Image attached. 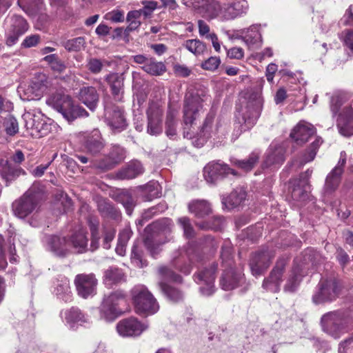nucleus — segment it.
<instances>
[{
    "label": "nucleus",
    "mask_w": 353,
    "mask_h": 353,
    "mask_svg": "<svg viewBox=\"0 0 353 353\" xmlns=\"http://www.w3.org/2000/svg\"><path fill=\"white\" fill-rule=\"evenodd\" d=\"M48 105L59 112L68 122H72L79 117H87V111L75 104L72 98L62 92H57L46 100Z\"/></svg>",
    "instance_id": "obj_1"
},
{
    "label": "nucleus",
    "mask_w": 353,
    "mask_h": 353,
    "mask_svg": "<svg viewBox=\"0 0 353 353\" xmlns=\"http://www.w3.org/2000/svg\"><path fill=\"white\" fill-rule=\"evenodd\" d=\"M135 311L140 315H152L159 309V305L148 289L143 285L134 286L131 291Z\"/></svg>",
    "instance_id": "obj_2"
},
{
    "label": "nucleus",
    "mask_w": 353,
    "mask_h": 353,
    "mask_svg": "<svg viewBox=\"0 0 353 353\" xmlns=\"http://www.w3.org/2000/svg\"><path fill=\"white\" fill-rule=\"evenodd\" d=\"M43 188L39 184L32 186L19 200L13 203L14 215L20 219H24L30 214L36 208L39 200L42 199Z\"/></svg>",
    "instance_id": "obj_3"
},
{
    "label": "nucleus",
    "mask_w": 353,
    "mask_h": 353,
    "mask_svg": "<svg viewBox=\"0 0 353 353\" xmlns=\"http://www.w3.org/2000/svg\"><path fill=\"white\" fill-rule=\"evenodd\" d=\"M221 258L223 263H227V265L230 266V269L224 270L220 280V285L224 290H232L243 283V274L240 272H235L232 268L231 252L230 249L222 250Z\"/></svg>",
    "instance_id": "obj_4"
},
{
    "label": "nucleus",
    "mask_w": 353,
    "mask_h": 353,
    "mask_svg": "<svg viewBox=\"0 0 353 353\" xmlns=\"http://www.w3.org/2000/svg\"><path fill=\"white\" fill-rule=\"evenodd\" d=\"M6 44L12 46L17 43L19 38L28 30V23L26 20L19 15H12L6 19Z\"/></svg>",
    "instance_id": "obj_5"
},
{
    "label": "nucleus",
    "mask_w": 353,
    "mask_h": 353,
    "mask_svg": "<svg viewBox=\"0 0 353 353\" xmlns=\"http://www.w3.org/2000/svg\"><path fill=\"white\" fill-rule=\"evenodd\" d=\"M207 99L202 98L199 94H191L186 96L184 110H183V122L185 128L192 125L202 112L203 105Z\"/></svg>",
    "instance_id": "obj_6"
},
{
    "label": "nucleus",
    "mask_w": 353,
    "mask_h": 353,
    "mask_svg": "<svg viewBox=\"0 0 353 353\" xmlns=\"http://www.w3.org/2000/svg\"><path fill=\"white\" fill-rule=\"evenodd\" d=\"M206 15L210 19L219 17L221 20H232L236 17L232 3L221 4L215 0H205L202 5Z\"/></svg>",
    "instance_id": "obj_7"
},
{
    "label": "nucleus",
    "mask_w": 353,
    "mask_h": 353,
    "mask_svg": "<svg viewBox=\"0 0 353 353\" xmlns=\"http://www.w3.org/2000/svg\"><path fill=\"white\" fill-rule=\"evenodd\" d=\"M125 301L124 294L117 291L105 296L100 307L101 318L106 321H113L119 314L118 305Z\"/></svg>",
    "instance_id": "obj_8"
},
{
    "label": "nucleus",
    "mask_w": 353,
    "mask_h": 353,
    "mask_svg": "<svg viewBox=\"0 0 353 353\" xmlns=\"http://www.w3.org/2000/svg\"><path fill=\"white\" fill-rule=\"evenodd\" d=\"M261 106L262 100L259 95H256L253 101L248 102L241 114L236 116L239 122L242 123L243 130L250 129L254 125L259 117Z\"/></svg>",
    "instance_id": "obj_9"
},
{
    "label": "nucleus",
    "mask_w": 353,
    "mask_h": 353,
    "mask_svg": "<svg viewBox=\"0 0 353 353\" xmlns=\"http://www.w3.org/2000/svg\"><path fill=\"white\" fill-rule=\"evenodd\" d=\"M25 125L28 130H32V135L43 137L50 130V126L45 121V118L40 111H28L23 115Z\"/></svg>",
    "instance_id": "obj_10"
},
{
    "label": "nucleus",
    "mask_w": 353,
    "mask_h": 353,
    "mask_svg": "<svg viewBox=\"0 0 353 353\" xmlns=\"http://www.w3.org/2000/svg\"><path fill=\"white\" fill-rule=\"evenodd\" d=\"M321 323L323 330L334 338L347 330V321L336 312H330L323 316Z\"/></svg>",
    "instance_id": "obj_11"
},
{
    "label": "nucleus",
    "mask_w": 353,
    "mask_h": 353,
    "mask_svg": "<svg viewBox=\"0 0 353 353\" xmlns=\"http://www.w3.org/2000/svg\"><path fill=\"white\" fill-rule=\"evenodd\" d=\"M338 294V285L334 279H323L319 284L318 291L313 295V302L320 304L334 299Z\"/></svg>",
    "instance_id": "obj_12"
},
{
    "label": "nucleus",
    "mask_w": 353,
    "mask_h": 353,
    "mask_svg": "<svg viewBox=\"0 0 353 353\" xmlns=\"http://www.w3.org/2000/svg\"><path fill=\"white\" fill-rule=\"evenodd\" d=\"M163 110L157 103H150L147 110V132L152 136H157L163 131L162 116Z\"/></svg>",
    "instance_id": "obj_13"
},
{
    "label": "nucleus",
    "mask_w": 353,
    "mask_h": 353,
    "mask_svg": "<svg viewBox=\"0 0 353 353\" xmlns=\"http://www.w3.org/2000/svg\"><path fill=\"white\" fill-rule=\"evenodd\" d=\"M43 241L46 248L55 256L65 257L70 253V244L65 236L45 235Z\"/></svg>",
    "instance_id": "obj_14"
},
{
    "label": "nucleus",
    "mask_w": 353,
    "mask_h": 353,
    "mask_svg": "<svg viewBox=\"0 0 353 353\" xmlns=\"http://www.w3.org/2000/svg\"><path fill=\"white\" fill-rule=\"evenodd\" d=\"M97 283V279L94 274H81L77 275L74 279L77 293L84 299L96 294Z\"/></svg>",
    "instance_id": "obj_15"
},
{
    "label": "nucleus",
    "mask_w": 353,
    "mask_h": 353,
    "mask_svg": "<svg viewBox=\"0 0 353 353\" xmlns=\"http://www.w3.org/2000/svg\"><path fill=\"white\" fill-rule=\"evenodd\" d=\"M148 327V325L142 323L137 319L131 317L119 321L117 331L123 337L137 336L147 330Z\"/></svg>",
    "instance_id": "obj_16"
},
{
    "label": "nucleus",
    "mask_w": 353,
    "mask_h": 353,
    "mask_svg": "<svg viewBox=\"0 0 353 353\" xmlns=\"http://www.w3.org/2000/svg\"><path fill=\"white\" fill-rule=\"evenodd\" d=\"M217 265L213 263L209 269H204L195 276V281L200 285V292L204 296H210L214 292L215 272Z\"/></svg>",
    "instance_id": "obj_17"
},
{
    "label": "nucleus",
    "mask_w": 353,
    "mask_h": 353,
    "mask_svg": "<svg viewBox=\"0 0 353 353\" xmlns=\"http://www.w3.org/2000/svg\"><path fill=\"white\" fill-rule=\"evenodd\" d=\"M288 263L287 258L279 259L270 272L269 277L264 280L263 287L269 291L276 292L280 290L282 276Z\"/></svg>",
    "instance_id": "obj_18"
},
{
    "label": "nucleus",
    "mask_w": 353,
    "mask_h": 353,
    "mask_svg": "<svg viewBox=\"0 0 353 353\" xmlns=\"http://www.w3.org/2000/svg\"><path fill=\"white\" fill-rule=\"evenodd\" d=\"M236 175V172L228 165L219 162H210L203 168V176L208 183H215L220 177L228 174Z\"/></svg>",
    "instance_id": "obj_19"
},
{
    "label": "nucleus",
    "mask_w": 353,
    "mask_h": 353,
    "mask_svg": "<svg viewBox=\"0 0 353 353\" xmlns=\"http://www.w3.org/2000/svg\"><path fill=\"white\" fill-rule=\"evenodd\" d=\"M274 254L268 250H262L254 254L250 261L252 274L257 276L265 272L270 265Z\"/></svg>",
    "instance_id": "obj_20"
},
{
    "label": "nucleus",
    "mask_w": 353,
    "mask_h": 353,
    "mask_svg": "<svg viewBox=\"0 0 353 353\" xmlns=\"http://www.w3.org/2000/svg\"><path fill=\"white\" fill-rule=\"evenodd\" d=\"M346 162V154L344 152H341V157L334 168L327 176L325 190L331 192L335 190L341 181V176L343 173V168Z\"/></svg>",
    "instance_id": "obj_21"
},
{
    "label": "nucleus",
    "mask_w": 353,
    "mask_h": 353,
    "mask_svg": "<svg viewBox=\"0 0 353 353\" xmlns=\"http://www.w3.org/2000/svg\"><path fill=\"white\" fill-rule=\"evenodd\" d=\"M316 133L314 127L307 122L300 121L292 130L291 138L298 145L306 143Z\"/></svg>",
    "instance_id": "obj_22"
},
{
    "label": "nucleus",
    "mask_w": 353,
    "mask_h": 353,
    "mask_svg": "<svg viewBox=\"0 0 353 353\" xmlns=\"http://www.w3.org/2000/svg\"><path fill=\"white\" fill-rule=\"evenodd\" d=\"M337 126L342 135L350 137L353 134V101L350 105L345 108L339 114Z\"/></svg>",
    "instance_id": "obj_23"
},
{
    "label": "nucleus",
    "mask_w": 353,
    "mask_h": 353,
    "mask_svg": "<svg viewBox=\"0 0 353 353\" xmlns=\"http://www.w3.org/2000/svg\"><path fill=\"white\" fill-rule=\"evenodd\" d=\"M70 244V253L81 254L88 250V239L85 229L79 228L68 239Z\"/></svg>",
    "instance_id": "obj_24"
},
{
    "label": "nucleus",
    "mask_w": 353,
    "mask_h": 353,
    "mask_svg": "<svg viewBox=\"0 0 353 353\" xmlns=\"http://www.w3.org/2000/svg\"><path fill=\"white\" fill-rule=\"evenodd\" d=\"M48 79L44 74H39L37 77L35 78L31 85L27 89L28 94L26 97L23 98V100L32 101L40 99L43 93L46 91L48 87Z\"/></svg>",
    "instance_id": "obj_25"
},
{
    "label": "nucleus",
    "mask_w": 353,
    "mask_h": 353,
    "mask_svg": "<svg viewBox=\"0 0 353 353\" xmlns=\"http://www.w3.org/2000/svg\"><path fill=\"white\" fill-rule=\"evenodd\" d=\"M105 118L108 125L115 130H123L125 126V120L123 110L118 106L105 107Z\"/></svg>",
    "instance_id": "obj_26"
},
{
    "label": "nucleus",
    "mask_w": 353,
    "mask_h": 353,
    "mask_svg": "<svg viewBox=\"0 0 353 353\" xmlns=\"http://www.w3.org/2000/svg\"><path fill=\"white\" fill-rule=\"evenodd\" d=\"M78 97L91 110L96 108L99 99L96 88L92 86L81 88L79 90Z\"/></svg>",
    "instance_id": "obj_27"
},
{
    "label": "nucleus",
    "mask_w": 353,
    "mask_h": 353,
    "mask_svg": "<svg viewBox=\"0 0 353 353\" xmlns=\"http://www.w3.org/2000/svg\"><path fill=\"white\" fill-rule=\"evenodd\" d=\"M61 315L71 328H74L76 325H82L89 322L88 317L77 307H71L61 312Z\"/></svg>",
    "instance_id": "obj_28"
},
{
    "label": "nucleus",
    "mask_w": 353,
    "mask_h": 353,
    "mask_svg": "<svg viewBox=\"0 0 353 353\" xmlns=\"http://www.w3.org/2000/svg\"><path fill=\"white\" fill-rule=\"evenodd\" d=\"M290 192L292 199L294 201H302L307 197V192L310 189L307 185V180H293L290 182Z\"/></svg>",
    "instance_id": "obj_29"
},
{
    "label": "nucleus",
    "mask_w": 353,
    "mask_h": 353,
    "mask_svg": "<svg viewBox=\"0 0 353 353\" xmlns=\"http://www.w3.org/2000/svg\"><path fill=\"white\" fill-rule=\"evenodd\" d=\"M303 276V268L301 265H294L291 270L284 290L288 292H294L298 288L301 278Z\"/></svg>",
    "instance_id": "obj_30"
},
{
    "label": "nucleus",
    "mask_w": 353,
    "mask_h": 353,
    "mask_svg": "<svg viewBox=\"0 0 353 353\" xmlns=\"http://www.w3.org/2000/svg\"><path fill=\"white\" fill-rule=\"evenodd\" d=\"M125 275L123 271L116 267H110L103 273V282L108 288L117 284L124 280Z\"/></svg>",
    "instance_id": "obj_31"
},
{
    "label": "nucleus",
    "mask_w": 353,
    "mask_h": 353,
    "mask_svg": "<svg viewBox=\"0 0 353 353\" xmlns=\"http://www.w3.org/2000/svg\"><path fill=\"white\" fill-rule=\"evenodd\" d=\"M112 93L117 101H121L123 98V79L118 75V74L112 73L107 76Z\"/></svg>",
    "instance_id": "obj_32"
},
{
    "label": "nucleus",
    "mask_w": 353,
    "mask_h": 353,
    "mask_svg": "<svg viewBox=\"0 0 353 353\" xmlns=\"http://www.w3.org/2000/svg\"><path fill=\"white\" fill-rule=\"evenodd\" d=\"M54 293L58 299L63 301L64 302L71 301L72 294L68 279H63L61 281H58L55 284Z\"/></svg>",
    "instance_id": "obj_33"
},
{
    "label": "nucleus",
    "mask_w": 353,
    "mask_h": 353,
    "mask_svg": "<svg viewBox=\"0 0 353 353\" xmlns=\"http://www.w3.org/2000/svg\"><path fill=\"white\" fill-rule=\"evenodd\" d=\"M25 172L21 168H13L7 160L0 161V174L7 182L13 180L16 176Z\"/></svg>",
    "instance_id": "obj_34"
},
{
    "label": "nucleus",
    "mask_w": 353,
    "mask_h": 353,
    "mask_svg": "<svg viewBox=\"0 0 353 353\" xmlns=\"http://www.w3.org/2000/svg\"><path fill=\"white\" fill-rule=\"evenodd\" d=\"M143 172V168L139 161L131 162L125 168L119 172V177L122 179H131L137 177Z\"/></svg>",
    "instance_id": "obj_35"
},
{
    "label": "nucleus",
    "mask_w": 353,
    "mask_h": 353,
    "mask_svg": "<svg viewBox=\"0 0 353 353\" xmlns=\"http://www.w3.org/2000/svg\"><path fill=\"white\" fill-rule=\"evenodd\" d=\"M103 147V143L99 132L97 130L92 132L85 141V148L92 153L99 152Z\"/></svg>",
    "instance_id": "obj_36"
},
{
    "label": "nucleus",
    "mask_w": 353,
    "mask_h": 353,
    "mask_svg": "<svg viewBox=\"0 0 353 353\" xmlns=\"http://www.w3.org/2000/svg\"><path fill=\"white\" fill-rule=\"evenodd\" d=\"M188 208L190 212L198 217H202L211 212L210 204L203 200L192 201L189 204Z\"/></svg>",
    "instance_id": "obj_37"
},
{
    "label": "nucleus",
    "mask_w": 353,
    "mask_h": 353,
    "mask_svg": "<svg viewBox=\"0 0 353 353\" xmlns=\"http://www.w3.org/2000/svg\"><path fill=\"white\" fill-rule=\"evenodd\" d=\"M248 46L261 45L262 42L261 34L257 26H252L245 32L243 37Z\"/></svg>",
    "instance_id": "obj_38"
},
{
    "label": "nucleus",
    "mask_w": 353,
    "mask_h": 353,
    "mask_svg": "<svg viewBox=\"0 0 353 353\" xmlns=\"http://www.w3.org/2000/svg\"><path fill=\"white\" fill-rule=\"evenodd\" d=\"M246 194L245 190L240 189L234 190L230 196L225 199H223V203L228 208H232L240 205L245 200Z\"/></svg>",
    "instance_id": "obj_39"
},
{
    "label": "nucleus",
    "mask_w": 353,
    "mask_h": 353,
    "mask_svg": "<svg viewBox=\"0 0 353 353\" xmlns=\"http://www.w3.org/2000/svg\"><path fill=\"white\" fill-rule=\"evenodd\" d=\"M143 70L152 75L159 76L162 74L166 70L163 62L157 61L153 58H150L147 64L142 66Z\"/></svg>",
    "instance_id": "obj_40"
},
{
    "label": "nucleus",
    "mask_w": 353,
    "mask_h": 353,
    "mask_svg": "<svg viewBox=\"0 0 353 353\" xmlns=\"http://www.w3.org/2000/svg\"><path fill=\"white\" fill-rule=\"evenodd\" d=\"M176 111L169 109L165 120V134L170 139L174 138L176 134V121L175 119Z\"/></svg>",
    "instance_id": "obj_41"
},
{
    "label": "nucleus",
    "mask_w": 353,
    "mask_h": 353,
    "mask_svg": "<svg viewBox=\"0 0 353 353\" xmlns=\"http://www.w3.org/2000/svg\"><path fill=\"white\" fill-rule=\"evenodd\" d=\"M284 151L281 147L275 148L274 150L271 148L265 161V166L281 164L284 161Z\"/></svg>",
    "instance_id": "obj_42"
},
{
    "label": "nucleus",
    "mask_w": 353,
    "mask_h": 353,
    "mask_svg": "<svg viewBox=\"0 0 353 353\" xmlns=\"http://www.w3.org/2000/svg\"><path fill=\"white\" fill-rule=\"evenodd\" d=\"M259 160V154L256 152L252 153L249 158L246 160H237L234 159L232 161V163L236 165L240 169L248 172L251 170Z\"/></svg>",
    "instance_id": "obj_43"
},
{
    "label": "nucleus",
    "mask_w": 353,
    "mask_h": 353,
    "mask_svg": "<svg viewBox=\"0 0 353 353\" xmlns=\"http://www.w3.org/2000/svg\"><path fill=\"white\" fill-rule=\"evenodd\" d=\"M141 11L139 10L128 12L126 17V21L128 24L127 30L133 31L139 28L141 24Z\"/></svg>",
    "instance_id": "obj_44"
},
{
    "label": "nucleus",
    "mask_w": 353,
    "mask_h": 353,
    "mask_svg": "<svg viewBox=\"0 0 353 353\" xmlns=\"http://www.w3.org/2000/svg\"><path fill=\"white\" fill-rule=\"evenodd\" d=\"M183 46L194 55L202 54L206 49L205 43L199 39L187 40Z\"/></svg>",
    "instance_id": "obj_45"
},
{
    "label": "nucleus",
    "mask_w": 353,
    "mask_h": 353,
    "mask_svg": "<svg viewBox=\"0 0 353 353\" xmlns=\"http://www.w3.org/2000/svg\"><path fill=\"white\" fill-rule=\"evenodd\" d=\"M159 285L162 291L170 300L174 302H178L182 300L183 295L180 290L166 285L163 281H161Z\"/></svg>",
    "instance_id": "obj_46"
},
{
    "label": "nucleus",
    "mask_w": 353,
    "mask_h": 353,
    "mask_svg": "<svg viewBox=\"0 0 353 353\" xmlns=\"http://www.w3.org/2000/svg\"><path fill=\"white\" fill-rule=\"evenodd\" d=\"M85 39L82 37L69 39L63 43L64 48L70 52H79L84 48Z\"/></svg>",
    "instance_id": "obj_47"
},
{
    "label": "nucleus",
    "mask_w": 353,
    "mask_h": 353,
    "mask_svg": "<svg viewBox=\"0 0 353 353\" xmlns=\"http://www.w3.org/2000/svg\"><path fill=\"white\" fill-rule=\"evenodd\" d=\"M349 95L344 92L336 93L331 99V110L334 114L339 111V107L349 98Z\"/></svg>",
    "instance_id": "obj_48"
},
{
    "label": "nucleus",
    "mask_w": 353,
    "mask_h": 353,
    "mask_svg": "<svg viewBox=\"0 0 353 353\" xmlns=\"http://www.w3.org/2000/svg\"><path fill=\"white\" fill-rule=\"evenodd\" d=\"M159 272L164 279L176 282H181L182 280V278L179 275L176 274L172 270L168 267H161L159 269Z\"/></svg>",
    "instance_id": "obj_49"
},
{
    "label": "nucleus",
    "mask_w": 353,
    "mask_h": 353,
    "mask_svg": "<svg viewBox=\"0 0 353 353\" xmlns=\"http://www.w3.org/2000/svg\"><path fill=\"white\" fill-rule=\"evenodd\" d=\"M141 4L143 6V8L139 10L141 11V14L145 18L150 17L158 6V3L153 0H143L141 1Z\"/></svg>",
    "instance_id": "obj_50"
},
{
    "label": "nucleus",
    "mask_w": 353,
    "mask_h": 353,
    "mask_svg": "<svg viewBox=\"0 0 353 353\" xmlns=\"http://www.w3.org/2000/svg\"><path fill=\"white\" fill-rule=\"evenodd\" d=\"M322 143L323 141L321 138H316L315 141L312 143L311 148L303 157L304 163L310 162L314 159L316 154V151Z\"/></svg>",
    "instance_id": "obj_51"
},
{
    "label": "nucleus",
    "mask_w": 353,
    "mask_h": 353,
    "mask_svg": "<svg viewBox=\"0 0 353 353\" xmlns=\"http://www.w3.org/2000/svg\"><path fill=\"white\" fill-rule=\"evenodd\" d=\"M178 223L183 230L184 235L187 238H191L194 236V229L189 218L183 216L178 219Z\"/></svg>",
    "instance_id": "obj_52"
},
{
    "label": "nucleus",
    "mask_w": 353,
    "mask_h": 353,
    "mask_svg": "<svg viewBox=\"0 0 353 353\" xmlns=\"http://www.w3.org/2000/svg\"><path fill=\"white\" fill-rule=\"evenodd\" d=\"M125 152L123 148L116 145L112 147L109 155L112 163L116 164L121 161L125 158Z\"/></svg>",
    "instance_id": "obj_53"
},
{
    "label": "nucleus",
    "mask_w": 353,
    "mask_h": 353,
    "mask_svg": "<svg viewBox=\"0 0 353 353\" xmlns=\"http://www.w3.org/2000/svg\"><path fill=\"white\" fill-rule=\"evenodd\" d=\"M4 126L7 134L9 135H14L18 132V123L12 117H9L5 119Z\"/></svg>",
    "instance_id": "obj_54"
},
{
    "label": "nucleus",
    "mask_w": 353,
    "mask_h": 353,
    "mask_svg": "<svg viewBox=\"0 0 353 353\" xmlns=\"http://www.w3.org/2000/svg\"><path fill=\"white\" fill-rule=\"evenodd\" d=\"M98 208L105 216H112L116 213L115 208L110 202L105 199H101L98 202Z\"/></svg>",
    "instance_id": "obj_55"
},
{
    "label": "nucleus",
    "mask_w": 353,
    "mask_h": 353,
    "mask_svg": "<svg viewBox=\"0 0 353 353\" xmlns=\"http://www.w3.org/2000/svg\"><path fill=\"white\" fill-rule=\"evenodd\" d=\"M121 202L125 208L127 214L130 215L134 206V203L132 197L128 192L126 191L121 194Z\"/></svg>",
    "instance_id": "obj_56"
},
{
    "label": "nucleus",
    "mask_w": 353,
    "mask_h": 353,
    "mask_svg": "<svg viewBox=\"0 0 353 353\" xmlns=\"http://www.w3.org/2000/svg\"><path fill=\"white\" fill-rule=\"evenodd\" d=\"M103 62L97 58H90L87 63L88 69L93 74L99 73L103 68Z\"/></svg>",
    "instance_id": "obj_57"
},
{
    "label": "nucleus",
    "mask_w": 353,
    "mask_h": 353,
    "mask_svg": "<svg viewBox=\"0 0 353 353\" xmlns=\"http://www.w3.org/2000/svg\"><path fill=\"white\" fill-rule=\"evenodd\" d=\"M341 37L344 46L353 53V29L345 30L341 32Z\"/></svg>",
    "instance_id": "obj_58"
},
{
    "label": "nucleus",
    "mask_w": 353,
    "mask_h": 353,
    "mask_svg": "<svg viewBox=\"0 0 353 353\" xmlns=\"http://www.w3.org/2000/svg\"><path fill=\"white\" fill-rule=\"evenodd\" d=\"M221 63V60L217 57H211L201 63V68L206 70L214 71Z\"/></svg>",
    "instance_id": "obj_59"
},
{
    "label": "nucleus",
    "mask_w": 353,
    "mask_h": 353,
    "mask_svg": "<svg viewBox=\"0 0 353 353\" xmlns=\"http://www.w3.org/2000/svg\"><path fill=\"white\" fill-rule=\"evenodd\" d=\"M104 19L113 23H119L124 21V12L119 10H114L106 13Z\"/></svg>",
    "instance_id": "obj_60"
},
{
    "label": "nucleus",
    "mask_w": 353,
    "mask_h": 353,
    "mask_svg": "<svg viewBox=\"0 0 353 353\" xmlns=\"http://www.w3.org/2000/svg\"><path fill=\"white\" fill-rule=\"evenodd\" d=\"M236 17H241L248 10V3L245 0H241L232 3Z\"/></svg>",
    "instance_id": "obj_61"
},
{
    "label": "nucleus",
    "mask_w": 353,
    "mask_h": 353,
    "mask_svg": "<svg viewBox=\"0 0 353 353\" xmlns=\"http://www.w3.org/2000/svg\"><path fill=\"white\" fill-rule=\"evenodd\" d=\"M98 225L99 223L97 221H90V228L92 233L91 248L93 250H96L98 248L99 245V238L97 235Z\"/></svg>",
    "instance_id": "obj_62"
},
{
    "label": "nucleus",
    "mask_w": 353,
    "mask_h": 353,
    "mask_svg": "<svg viewBox=\"0 0 353 353\" xmlns=\"http://www.w3.org/2000/svg\"><path fill=\"white\" fill-rule=\"evenodd\" d=\"M115 235V230L112 228H108L105 230L103 247L105 249L110 248V243L114 239Z\"/></svg>",
    "instance_id": "obj_63"
},
{
    "label": "nucleus",
    "mask_w": 353,
    "mask_h": 353,
    "mask_svg": "<svg viewBox=\"0 0 353 353\" xmlns=\"http://www.w3.org/2000/svg\"><path fill=\"white\" fill-rule=\"evenodd\" d=\"M41 0H18V5L26 12H29V10L41 3Z\"/></svg>",
    "instance_id": "obj_64"
}]
</instances>
